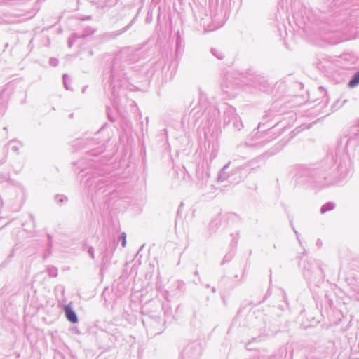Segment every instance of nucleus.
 I'll list each match as a JSON object with an SVG mask.
<instances>
[{"label": "nucleus", "mask_w": 359, "mask_h": 359, "mask_svg": "<svg viewBox=\"0 0 359 359\" xmlns=\"http://www.w3.org/2000/svg\"><path fill=\"white\" fill-rule=\"evenodd\" d=\"M65 316L72 323H76L78 321L76 314L68 305L64 306Z\"/></svg>", "instance_id": "obj_1"}, {"label": "nucleus", "mask_w": 359, "mask_h": 359, "mask_svg": "<svg viewBox=\"0 0 359 359\" xmlns=\"http://www.w3.org/2000/svg\"><path fill=\"white\" fill-rule=\"evenodd\" d=\"M358 84H359V71L355 74L353 79L349 81L348 86L350 88H353Z\"/></svg>", "instance_id": "obj_2"}, {"label": "nucleus", "mask_w": 359, "mask_h": 359, "mask_svg": "<svg viewBox=\"0 0 359 359\" xmlns=\"http://www.w3.org/2000/svg\"><path fill=\"white\" fill-rule=\"evenodd\" d=\"M126 241H123V245H125Z\"/></svg>", "instance_id": "obj_3"}]
</instances>
